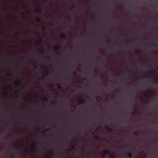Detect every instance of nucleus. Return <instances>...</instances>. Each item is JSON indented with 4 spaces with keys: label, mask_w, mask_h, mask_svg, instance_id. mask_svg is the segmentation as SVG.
Wrapping results in <instances>:
<instances>
[{
    "label": "nucleus",
    "mask_w": 158,
    "mask_h": 158,
    "mask_svg": "<svg viewBox=\"0 0 158 158\" xmlns=\"http://www.w3.org/2000/svg\"><path fill=\"white\" fill-rule=\"evenodd\" d=\"M103 152L104 153V155L103 156V157H105V156L106 154H108V155H111V152L110 151H108L106 150H104L103 151Z\"/></svg>",
    "instance_id": "nucleus-1"
},
{
    "label": "nucleus",
    "mask_w": 158,
    "mask_h": 158,
    "mask_svg": "<svg viewBox=\"0 0 158 158\" xmlns=\"http://www.w3.org/2000/svg\"><path fill=\"white\" fill-rule=\"evenodd\" d=\"M108 47L110 48H111L113 50H116L115 48L113 47L112 45H109Z\"/></svg>",
    "instance_id": "nucleus-2"
},
{
    "label": "nucleus",
    "mask_w": 158,
    "mask_h": 158,
    "mask_svg": "<svg viewBox=\"0 0 158 158\" xmlns=\"http://www.w3.org/2000/svg\"><path fill=\"white\" fill-rule=\"evenodd\" d=\"M61 38H62L63 39H65L66 38V35H65V34L64 33H62V35L61 36Z\"/></svg>",
    "instance_id": "nucleus-3"
},
{
    "label": "nucleus",
    "mask_w": 158,
    "mask_h": 158,
    "mask_svg": "<svg viewBox=\"0 0 158 158\" xmlns=\"http://www.w3.org/2000/svg\"><path fill=\"white\" fill-rule=\"evenodd\" d=\"M128 157L129 158H131L132 157V155L131 152H129L128 154Z\"/></svg>",
    "instance_id": "nucleus-4"
},
{
    "label": "nucleus",
    "mask_w": 158,
    "mask_h": 158,
    "mask_svg": "<svg viewBox=\"0 0 158 158\" xmlns=\"http://www.w3.org/2000/svg\"><path fill=\"white\" fill-rule=\"evenodd\" d=\"M94 137L95 139H100V138L97 135H94Z\"/></svg>",
    "instance_id": "nucleus-5"
},
{
    "label": "nucleus",
    "mask_w": 158,
    "mask_h": 158,
    "mask_svg": "<svg viewBox=\"0 0 158 158\" xmlns=\"http://www.w3.org/2000/svg\"><path fill=\"white\" fill-rule=\"evenodd\" d=\"M57 85L58 86V89H61L62 88V87L60 85L59 83H58L57 84Z\"/></svg>",
    "instance_id": "nucleus-6"
},
{
    "label": "nucleus",
    "mask_w": 158,
    "mask_h": 158,
    "mask_svg": "<svg viewBox=\"0 0 158 158\" xmlns=\"http://www.w3.org/2000/svg\"><path fill=\"white\" fill-rule=\"evenodd\" d=\"M53 48L55 49H57V50L59 49V47L57 45H55L54 46Z\"/></svg>",
    "instance_id": "nucleus-7"
},
{
    "label": "nucleus",
    "mask_w": 158,
    "mask_h": 158,
    "mask_svg": "<svg viewBox=\"0 0 158 158\" xmlns=\"http://www.w3.org/2000/svg\"><path fill=\"white\" fill-rule=\"evenodd\" d=\"M137 114V112L136 111H133L132 113V114L134 115H135Z\"/></svg>",
    "instance_id": "nucleus-8"
},
{
    "label": "nucleus",
    "mask_w": 158,
    "mask_h": 158,
    "mask_svg": "<svg viewBox=\"0 0 158 158\" xmlns=\"http://www.w3.org/2000/svg\"><path fill=\"white\" fill-rule=\"evenodd\" d=\"M21 14L22 15H23L24 16V17H25V15L24 12L23 11H21Z\"/></svg>",
    "instance_id": "nucleus-9"
},
{
    "label": "nucleus",
    "mask_w": 158,
    "mask_h": 158,
    "mask_svg": "<svg viewBox=\"0 0 158 158\" xmlns=\"http://www.w3.org/2000/svg\"><path fill=\"white\" fill-rule=\"evenodd\" d=\"M21 82L19 81H17L16 83V84L17 85H19L20 84Z\"/></svg>",
    "instance_id": "nucleus-10"
},
{
    "label": "nucleus",
    "mask_w": 158,
    "mask_h": 158,
    "mask_svg": "<svg viewBox=\"0 0 158 158\" xmlns=\"http://www.w3.org/2000/svg\"><path fill=\"white\" fill-rule=\"evenodd\" d=\"M71 148L72 150H74L75 148V146L74 145H73L71 147Z\"/></svg>",
    "instance_id": "nucleus-11"
},
{
    "label": "nucleus",
    "mask_w": 158,
    "mask_h": 158,
    "mask_svg": "<svg viewBox=\"0 0 158 158\" xmlns=\"http://www.w3.org/2000/svg\"><path fill=\"white\" fill-rule=\"evenodd\" d=\"M156 80L157 81H158V74H156Z\"/></svg>",
    "instance_id": "nucleus-12"
},
{
    "label": "nucleus",
    "mask_w": 158,
    "mask_h": 158,
    "mask_svg": "<svg viewBox=\"0 0 158 158\" xmlns=\"http://www.w3.org/2000/svg\"><path fill=\"white\" fill-rule=\"evenodd\" d=\"M135 52L137 53V54H138V55H139L140 54V52L139 51H136Z\"/></svg>",
    "instance_id": "nucleus-13"
},
{
    "label": "nucleus",
    "mask_w": 158,
    "mask_h": 158,
    "mask_svg": "<svg viewBox=\"0 0 158 158\" xmlns=\"http://www.w3.org/2000/svg\"><path fill=\"white\" fill-rule=\"evenodd\" d=\"M80 102L81 103H83L84 102V101L82 99L80 100Z\"/></svg>",
    "instance_id": "nucleus-14"
},
{
    "label": "nucleus",
    "mask_w": 158,
    "mask_h": 158,
    "mask_svg": "<svg viewBox=\"0 0 158 158\" xmlns=\"http://www.w3.org/2000/svg\"><path fill=\"white\" fill-rule=\"evenodd\" d=\"M130 121L129 120H127V123H130Z\"/></svg>",
    "instance_id": "nucleus-15"
},
{
    "label": "nucleus",
    "mask_w": 158,
    "mask_h": 158,
    "mask_svg": "<svg viewBox=\"0 0 158 158\" xmlns=\"http://www.w3.org/2000/svg\"><path fill=\"white\" fill-rule=\"evenodd\" d=\"M110 158H114V156L112 154L110 156Z\"/></svg>",
    "instance_id": "nucleus-16"
},
{
    "label": "nucleus",
    "mask_w": 158,
    "mask_h": 158,
    "mask_svg": "<svg viewBox=\"0 0 158 158\" xmlns=\"http://www.w3.org/2000/svg\"><path fill=\"white\" fill-rule=\"evenodd\" d=\"M35 27L36 28H38V27H39L37 25H35Z\"/></svg>",
    "instance_id": "nucleus-17"
},
{
    "label": "nucleus",
    "mask_w": 158,
    "mask_h": 158,
    "mask_svg": "<svg viewBox=\"0 0 158 158\" xmlns=\"http://www.w3.org/2000/svg\"><path fill=\"white\" fill-rule=\"evenodd\" d=\"M140 68H143V66L142 65L139 66V67Z\"/></svg>",
    "instance_id": "nucleus-18"
},
{
    "label": "nucleus",
    "mask_w": 158,
    "mask_h": 158,
    "mask_svg": "<svg viewBox=\"0 0 158 158\" xmlns=\"http://www.w3.org/2000/svg\"><path fill=\"white\" fill-rule=\"evenodd\" d=\"M134 134L137 135H138V134L136 132H134Z\"/></svg>",
    "instance_id": "nucleus-19"
},
{
    "label": "nucleus",
    "mask_w": 158,
    "mask_h": 158,
    "mask_svg": "<svg viewBox=\"0 0 158 158\" xmlns=\"http://www.w3.org/2000/svg\"><path fill=\"white\" fill-rule=\"evenodd\" d=\"M37 20H38V22H40L41 21V19H38Z\"/></svg>",
    "instance_id": "nucleus-20"
},
{
    "label": "nucleus",
    "mask_w": 158,
    "mask_h": 158,
    "mask_svg": "<svg viewBox=\"0 0 158 158\" xmlns=\"http://www.w3.org/2000/svg\"><path fill=\"white\" fill-rule=\"evenodd\" d=\"M45 100L46 101H48V99H47V98L46 97H45Z\"/></svg>",
    "instance_id": "nucleus-21"
},
{
    "label": "nucleus",
    "mask_w": 158,
    "mask_h": 158,
    "mask_svg": "<svg viewBox=\"0 0 158 158\" xmlns=\"http://www.w3.org/2000/svg\"><path fill=\"white\" fill-rule=\"evenodd\" d=\"M155 20H156V21H158V18H156L155 19Z\"/></svg>",
    "instance_id": "nucleus-22"
},
{
    "label": "nucleus",
    "mask_w": 158,
    "mask_h": 158,
    "mask_svg": "<svg viewBox=\"0 0 158 158\" xmlns=\"http://www.w3.org/2000/svg\"><path fill=\"white\" fill-rule=\"evenodd\" d=\"M76 72L75 71H74L73 72V74H74V75H76Z\"/></svg>",
    "instance_id": "nucleus-23"
},
{
    "label": "nucleus",
    "mask_w": 158,
    "mask_h": 158,
    "mask_svg": "<svg viewBox=\"0 0 158 158\" xmlns=\"http://www.w3.org/2000/svg\"><path fill=\"white\" fill-rule=\"evenodd\" d=\"M123 158H125V154H124V156H123Z\"/></svg>",
    "instance_id": "nucleus-24"
},
{
    "label": "nucleus",
    "mask_w": 158,
    "mask_h": 158,
    "mask_svg": "<svg viewBox=\"0 0 158 158\" xmlns=\"http://www.w3.org/2000/svg\"><path fill=\"white\" fill-rule=\"evenodd\" d=\"M39 12V13L40 12L39 11H38V10H36V11H35V13H36V12Z\"/></svg>",
    "instance_id": "nucleus-25"
},
{
    "label": "nucleus",
    "mask_w": 158,
    "mask_h": 158,
    "mask_svg": "<svg viewBox=\"0 0 158 158\" xmlns=\"http://www.w3.org/2000/svg\"><path fill=\"white\" fill-rule=\"evenodd\" d=\"M38 38H39V39H41V36H38Z\"/></svg>",
    "instance_id": "nucleus-26"
},
{
    "label": "nucleus",
    "mask_w": 158,
    "mask_h": 158,
    "mask_svg": "<svg viewBox=\"0 0 158 158\" xmlns=\"http://www.w3.org/2000/svg\"><path fill=\"white\" fill-rule=\"evenodd\" d=\"M78 88H81V86H78Z\"/></svg>",
    "instance_id": "nucleus-27"
},
{
    "label": "nucleus",
    "mask_w": 158,
    "mask_h": 158,
    "mask_svg": "<svg viewBox=\"0 0 158 158\" xmlns=\"http://www.w3.org/2000/svg\"><path fill=\"white\" fill-rule=\"evenodd\" d=\"M63 22H64V23H65V22H66L65 21V20H64V21H63Z\"/></svg>",
    "instance_id": "nucleus-28"
},
{
    "label": "nucleus",
    "mask_w": 158,
    "mask_h": 158,
    "mask_svg": "<svg viewBox=\"0 0 158 158\" xmlns=\"http://www.w3.org/2000/svg\"><path fill=\"white\" fill-rule=\"evenodd\" d=\"M101 58H102V57L100 56V58H99L100 60H101Z\"/></svg>",
    "instance_id": "nucleus-29"
},
{
    "label": "nucleus",
    "mask_w": 158,
    "mask_h": 158,
    "mask_svg": "<svg viewBox=\"0 0 158 158\" xmlns=\"http://www.w3.org/2000/svg\"><path fill=\"white\" fill-rule=\"evenodd\" d=\"M109 129L110 130H112V129H111V128H109Z\"/></svg>",
    "instance_id": "nucleus-30"
},
{
    "label": "nucleus",
    "mask_w": 158,
    "mask_h": 158,
    "mask_svg": "<svg viewBox=\"0 0 158 158\" xmlns=\"http://www.w3.org/2000/svg\"><path fill=\"white\" fill-rule=\"evenodd\" d=\"M5 119H6V118H7V117H5Z\"/></svg>",
    "instance_id": "nucleus-31"
},
{
    "label": "nucleus",
    "mask_w": 158,
    "mask_h": 158,
    "mask_svg": "<svg viewBox=\"0 0 158 158\" xmlns=\"http://www.w3.org/2000/svg\"><path fill=\"white\" fill-rule=\"evenodd\" d=\"M2 110V109L1 108H0V110Z\"/></svg>",
    "instance_id": "nucleus-32"
},
{
    "label": "nucleus",
    "mask_w": 158,
    "mask_h": 158,
    "mask_svg": "<svg viewBox=\"0 0 158 158\" xmlns=\"http://www.w3.org/2000/svg\"><path fill=\"white\" fill-rule=\"evenodd\" d=\"M82 151H84V149H82Z\"/></svg>",
    "instance_id": "nucleus-33"
},
{
    "label": "nucleus",
    "mask_w": 158,
    "mask_h": 158,
    "mask_svg": "<svg viewBox=\"0 0 158 158\" xmlns=\"http://www.w3.org/2000/svg\"><path fill=\"white\" fill-rule=\"evenodd\" d=\"M93 151L94 150V148H93Z\"/></svg>",
    "instance_id": "nucleus-34"
},
{
    "label": "nucleus",
    "mask_w": 158,
    "mask_h": 158,
    "mask_svg": "<svg viewBox=\"0 0 158 158\" xmlns=\"http://www.w3.org/2000/svg\"><path fill=\"white\" fill-rule=\"evenodd\" d=\"M78 10H77V11L78 12Z\"/></svg>",
    "instance_id": "nucleus-35"
},
{
    "label": "nucleus",
    "mask_w": 158,
    "mask_h": 158,
    "mask_svg": "<svg viewBox=\"0 0 158 158\" xmlns=\"http://www.w3.org/2000/svg\"><path fill=\"white\" fill-rule=\"evenodd\" d=\"M108 43L109 44L110 43V42H108Z\"/></svg>",
    "instance_id": "nucleus-36"
},
{
    "label": "nucleus",
    "mask_w": 158,
    "mask_h": 158,
    "mask_svg": "<svg viewBox=\"0 0 158 158\" xmlns=\"http://www.w3.org/2000/svg\"><path fill=\"white\" fill-rule=\"evenodd\" d=\"M18 145H19V146H20V144H19Z\"/></svg>",
    "instance_id": "nucleus-37"
},
{
    "label": "nucleus",
    "mask_w": 158,
    "mask_h": 158,
    "mask_svg": "<svg viewBox=\"0 0 158 158\" xmlns=\"http://www.w3.org/2000/svg\"><path fill=\"white\" fill-rule=\"evenodd\" d=\"M18 93V92H16V93Z\"/></svg>",
    "instance_id": "nucleus-38"
},
{
    "label": "nucleus",
    "mask_w": 158,
    "mask_h": 158,
    "mask_svg": "<svg viewBox=\"0 0 158 158\" xmlns=\"http://www.w3.org/2000/svg\"><path fill=\"white\" fill-rule=\"evenodd\" d=\"M38 68V67H37V66H36V68Z\"/></svg>",
    "instance_id": "nucleus-39"
},
{
    "label": "nucleus",
    "mask_w": 158,
    "mask_h": 158,
    "mask_svg": "<svg viewBox=\"0 0 158 158\" xmlns=\"http://www.w3.org/2000/svg\"><path fill=\"white\" fill-rule=\"evenodd\" d=\"M61 97H64V96H61Z\"/></svg>",
    "instance_id": "nucleus-40"
},
{
    "label": "nucleus",
    "mask_w": 158,
    "mask_h": 158,
    "mask_svg": "<svg viewBox=\"0 0 158 158\" xmlns=\"http://www.w3.org/2000/svg\"><path fill=\"white\" fill-rule=\"evenodd\" d=\"M85 80V79H83V80Z\"/></svg>",
    "instance_id": "nucleus-41"
}]
</instances>
